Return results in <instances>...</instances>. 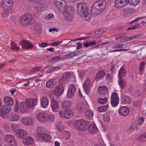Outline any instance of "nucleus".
I'll list each match as a JSON object with an SVG mask.
<instances>
[{"label": "nucleus", "mask_w": 146, "mask_h": 146, "mask_svg": "<svg viewBox=\"0 0 146 146\" xmlns=\"http://www.w3.org/2000/svg\"><path fill=\"white\" fill-rule=\"evenodd\" d=\"M77 11L79 15L86 21H89L91 17L89 15L88 8L86 4L82 2L77 4Z\"/></svg>", "instance_id": "obj_1"}, {"label": "nucleus", "mask_w": 146, "mask_h": 146, "mask_svg": "<svg viewBox=\"0 0 146 146\" xmlns=\"http://www.w3.org/2000/svg\"><path fill=\"white\" fill-rule=\"evenodd\" d=\"M140 1V0H115L114 5L115 7L121 8L128 3L134 6L136 5L139 3Z\"/></svg>", "instance_id": "obj_2"}, {"label": "nucleus", "mask_w": 146, "mask_h": 146, "mask_svg": "<svg viewBox=\"0 0 146 146\" xmlns=\"http://www.w3.org/2000/svg\"><path fill=\"white\" fill-rule=\"evenodd\" d=\"M33 21L31 15L29 13H26L25 15L21 16L19 20V23L22 27L25 25L28 26L29 25L32 24Z\"/></svg>", "instance_id": "obj_3"}, {"label": "nucleus", "mask_w": 146, "mask_h": 146, "mask_svg": "<svg viewBox=\"0 0 146 146\" xmlns=\"http://www.w3.org/2000/svg\"><path fill=\"white\" fill-rule=\"evenodd\" d=\"M88 124L87 121L82 119L76 120L73 123L74 127L80 131H85Z\"/></svg>", "instance_id": "obj_4"}, {"label": "nucleus", "mask_w": 146, "mask_h": 146, "mask_svg": "<svg viewBox=\"0 0 146 146\" xmlns=\"http://www.w3.org/2000/svg\"><path fill=\"white\" fill-rule=\"evenodd\" d=\"M55 5L56 6L59 11L62 13H64L65 12H67V6L64 5H63V3L64 1L63 0H53Z\"/></svg>", "instance_id": "obj_5"}, {"label": "nucleus", "mask_w": 146, "mask_h": 146, "mask_svg": "<svg viewBox=\"0 0 146 146\" xmlns=\"http://www.w3.org/2000/svg\"><path fill=\"white\" fill-rule=\"evenodd\" d=\"M4 141L11 146H17V143L15 140L13 136L10 134L5 135Z\"/></svg>", "instance_id": "obj_6"}, {"label": "nucleus", "mask_w": 146, "mask_h": 146, "mask_svg": "<svg viewBox=\"0 0 146 146\" xmlns=\"http://www.w3.org/2000/svg\"><path fill=\"white\" fill-rule=\"evenodd\" d=\"M70 73L69 72H65L61 77L59 81V85H63L67 83L68 80L70 76Z\"/></svg>", "instance_id": "obj_7"}, {"label": "nucleus", "mask_w": 146, "mask_h": 146, "mask_svg": "<svg viewBox=\"0 0 146 146\" xmlns=\"http://www.w3.org/2000/svg\"><path fill=\"white\" fill-rule=\"evenodd\" d=\"M88 108V105L86 102H81L77 104L76 109L79 112L82 113Z\"/></svg>", "instance_id": "obj_8"}, {"label": "nucleus", "mask_w": 146, "mask_h": 146, "mask_svg": "<svg viewBox=\"0 0 146 146\" xmlns=\"http://www.w3.org/2000/svg\"><path fill=\"white\" fill-rule=\"evenodd\" d=\"M95 7L98 8L101 12L105 8L106 2L105 0H99L94 4Z\"/></svg>", "instance_id": "obj_9"}, {"label": "nucleus", "mask_w": 146, "mask_h": 146, "mask_svg": "<svg viewBox=\"0 0 146 146\" xmlns=\"http://www.w3.org/2000/svg\"><path fill=\"white\" fill-rule=\"evenodd\" d=\"M13 1L12 0H2L1 5L3 7L8 10L12 7Z\"/></svg>", "instance_id": "obj_10"}, {"label": "nucleus", "mask_w": 146, "mask_h": 146, "mask_svg": "<svg viewBox=\"0 0 146 146\" xmlns=\"http://www.w3.org/2000/svg\"><path fill=\"white\" fill-rule=\"evenodd\" d=\"M15 133L17 136L20 139H24L27 135V131L22 129H18Z\"/></svg>", "instance_id": "obj_11"}, {"label": "nucleus", "mask_w": 146, "mask_h": 146, "mask_svg": "<svg viewBox=\"0 0 146 146\" xmlns=\"http://www.w3.org/2000/svg\"><path fill=\"white\" fill-rule=\"evenodd\" d=\"M64 90L63 86L59 85L56 87V88L53 90V93L56 96H59L63 94Z\"/></svg>", "instance_id": "obj_12"}, {"label": "nucleus", "mask_w": 146, "mask_h": 146, "mask_svg": "<svg viewBox=\"0 0 146 146\" xmlns=\"http://www.w3.org/2000/svg\"><path fill=\"white\" fill-rule=\"evenodd\" d=\"M19 44L24 49H29L33 47V45L31 44V42L25 40H23L22 41L20 42Z\"/></svg>", "instance_id": "obj_13"}, {"label": "nucleus", "mask_w": 146, "mask_h": 146, "mask_svg": "<svg viewBox=\"0 0 146 146\" xmlns=\"http://www.w3.org/2000/svg\"><path fill=\"white\" fill-rule=\"evenodd\" d=\"M76 88L74 84H70L67 91V96L69 98H72L73 97L74 95V92L76 91Z\"/></svg>", "instance_id": "obj_14"}, {"label": "nucleus", "mask_w": 146, "mask_h": 146, "mask_svg": "<svg viewBox=\"0 0 146 146\" xmlns=\"http://www.w3.org/2000/svg\"><path fill=\"white\" fill-rule=\"evenodd\" d=\"M11 110V108L7 105H4L0 108L1 114L5 115L9 113Z\"/></svg>", "instance_id": "obj_15"}, {"label": "nucleus", "mask_w": 146, "mask_h": 146, "mask_svg": "<svg viewBox=\"0 0 146 146\" xmlns=\"http://www.w3.org/2000/svg\"><path fill=\"white\" fill-rule=\"evenodd\" d=\"M22 123L25 125H29L33 123L34 119L28 116L23 117L21 119Z\"/></svg>", "instance_id": "obj_16"}, {"label": "nucleus", "mask_w": 146, "mask_h": 146, "mask_svg": "<svg viewBox=\"0 0 146 146\" xmlns=\"http://www.w3.org/2000/svg\"><path fill=\"white\" fill-rule=\"evenodd\" d=\"M118 111L120 115L125 116L129 114V109L126 106H123L120 108Z\"/></svg>", "instance_id": "obj_17"}, {"label": "nucleus", "mask_w": 146, "mask_h": 146, "mask_svg": "<svg viewBox=\"0 0 146 146\" xmlns=\"http://www.w3.org/2000/svg\"><path fill=\"white\" fill-rule=\"evenodd\" d=\"M39 121L42 122H46L47 119V115L44 113H41L38 114L36 117Z\"/></svg>", "instance_id": "obj_18"}, {"label": "nucleus", "mask_w": 146, "mask_h": 146, "mask_svg": "<svg viewBox=\"0 0 146 146\" xmlns=\"http://www.w3.org/2000/svg\"><path fill=\"white\" fill-rule=\"evenodd\" d=\"M88 130L90 133L93 134L96 133L98 131L94 123L90 124L89 125Z\"/></svg>", "instance_id": "obj_19"}, {"label": "nucleus", "mask_w": 146, "mask_h": 146, "mask_svg": "<svg viewBox=\"0 0 146 146\" xmlns=\"http://www.w3.org/2000/svg\"><path fill=\"white\" fill-rule=\"evenodd\" d=\"M37 100L36 98L34 99H28L26 100L25 102L27 107L29 108H33L36 105V102Z\"/></svg>", "instance_id": "obj_20"}, {"label": "nucleus", "mask_w": 146, "mask_h": 146, "mask_svg": "<svg viewBox=\"0 0 146 146\" xmlns=\"http://www.w3.org/2000/svg\"><path fill=\"white\" fill-rule=\"evenodd\" d=\"M51 105L52 110L55 112L58 111L59 109V104L57 101L54 99L51 101Z\"/></svg>", "instance_id": "obj_21"}, {"label": "nucleus", "mask_w": 146, "mask_h": 146, "mask_svg": "<svg viewBox=\"0 0 146 146\" xmlns=\"http://www.w3.org/2000/svg\"><path fill=\"white\" fill-rule=\"evenodd\" d=\"M7 119L10 121H16L19 119V117L18 115L14 113H11L7 116Z\"/></svg>", "instance_id": "obj_22"}, {"label": "nucleus", "mask_w": 146, "mask_h": 146, "mask_svg": "<svg viewBox=\"0 0 146 146\" xmlns=\"http://www.w3.org/2000/svg\"><path fill=\"white\" fill-rule=\"evenodd\" d=\"M4 102L7 105L12 106L14 104V100L10 97L7 96L4 98Z\"/></svg>", "instance_id": "obj_23"}, {"label": "nucleus", "mask_w": 146, "mask_h": 146, "mask_svg": "<svg viewBox=\"0 0 146 146\" xmlns=\"http://www.w3.org/2000/svg\"><path fill=\"white\" fill-rule=\"evenodd\" d=\"M131 100V98L128 96L123 95L122 96L121 102L123 104H129L130 103Z\"/></svg>", "instance_id": "obj_24"}, {"label": "nucleus", "mask_w": 146, "mask_h": 146, "mask_svg": "<svg viewBox=\"0 0 146 146\" xmlns=\"http://www.w3.org/2000/svg\"><path fill=\"white\" fill-rule=\"evenodd\" d=\"M98 90L99 92L101 95L107 94L108 93L107 88L105 86L98 87Z\"/></svg>", "instance_id": "obj_25"}, {"label": "nucleus", "mask_w": 146, "mask_h": 146, "mask_svg": "<svg viewBox=\"0 0 146 146\" xmlns=\"http://www.w3.org/2000/svg\"><path fill=\"white\" fill-rule=\"evenodd\" d=\"M106 75L105 72L103 70L99 71L97 74L95 80L98 81L99 79H102Z\"/></svg>", "instance_id": "obj_26"}, {"label": "nucleus", "mask_w": 146, "mask_h": 146, "mask_svg": "<svg viewBox=\"0 0 146 146\" xmlns=\"http://www.w3.org/2000/svg\"><path fill=\"white\" fill-rule=\"evenodd\" d=\"M33 139L30 137H28L25 139H24L23 140V143L28 145L32 144L34 142Z\"/></svg>", "instance_id": "obj_27"}, {"label": "nucleus", "mask_w": 146, "mask_h": 146, "mask_svg": "<svg viewBox=\"0 0 146 146\" xmlns=\"http://www.w3.org/2000/svg\"><path fill=\"white\" fill-rule=\"evenodd\" d=\"M20 110L22 112H27L29 108L27 107L26 102H21L20 103L19 105Z\"/></svg>", "instance_id": "obj_28"}, {"label": "nucleus", "mask_w": 146, "mask_h": 146, "mask_svg": "<svg viewBox=\"0 0 146 146\" xmlns=\"http://www.w3.org/2000/svg\"><path fill=\"white\" fill-rule=\"evenodd\" d=\"M90 80L89 79L87 80L85 82L83 87L85 91L87 94H88L90 88Z\"/></svg>", "instance_id": "obj_29"}, {"label": "nucleus", "mask_w": 146, "mask_h": 146, "mask_svg": "<svg viewBox=\"0 0 146 146\" xmlns=\"http://www.w3.org/2000/svg\"><path fill=\"white\" fill-rule=\"evenodd\" d=\"M38 137V139L41 138L44 141H50V139L49 135L48 134L44 133H43Z\"/></svg>", "instance_id": "obj_30"}, {"label": "nucleus", "mask_w": 146, "mask_h": 146, "mask_svg": "<svg viewBox=\"0 0 146 146\" xmlns=\"http://www.w3.org/2000/svg\"><path fill=\"white\" fill-rule=\"evenodd\" d=\"M70 11H71V10L68 8H68L67 7V11H66L64 13H65L64 15L65 16L66 20L69 21H71L73 18V16L70 13Z\"/></svg>", "instance_id": "obj_31"}, {"label": "nucleus", "mask_w": 146, "mask_h": 146, "mask_svg": "<svg viewBox=\"0 0 146 146\" xmlns=\"http://www.w3.org/2000/svg\"><path fill=\"white\" fill-rule=\"evenodd\" d=\"M40 102L42 106L44 108L47 107L49 103L48 100L44 96L42 97Z\"/></svg>", "instance_id": "obj_32"}, {"label": "nucleus", "mask_w": 146, "mask_h": 146, "mask_svg": "<svg viewBox=\"0 0 146 146\" xmlns=\"http://www.w3.org/2000/svg\"><path fill=\"white\" fill-rule=\"evenodd\" d=\"M95 6L94 4L91 8V13L93 15L98 14L100 12V10Z\"/></svg>", "instance_id": "obj_33"}, {"label": "nucleus", "mask_w": 146, "mask_h": 146, "mask_svg": "<svg viewBox=\"0 0 146 146\" xmlns=\"http://www.w3.org/2000/svg\"><path fill=\"white\" fill-rule=\"evenodd\" d=\"M44 129L41 126L38 127L36 129L37 133L35 134L36 137H38L44 133Z\"/></svg>", "instance_id": "obj_34"}, {"label": "nucleus", "mask_w": 146, "mask_h": 146, "mask_svg": "<svg viewBox=\"0 0 146 146\" xmlns=\"http://www.w3.org/2000/svg\"><path fill=\"white\" fill-rule=\"evenodd\" d=\"M71 105V103L70 101L66 100L63 102L61 104V106L64 109H65L70 107Z\"/></svg>", "instance_id": "obj_35"}, {"label": "nucleus", "mask_w": 146, "mask_h": 146, "mask_svg": "<svg viewBox=\"0 0 146 146\" xmlns=\"http://www.w3.org/2000/svg\"><path fill=\"white\" fill-rule=\"evenodd\" d=\"M56 83L54 80L50 79L48 80L46 83V87L49 88L52 87Z\"/></svg>", "instance_id": "obj_36"}, {"label": "nucleus", "mask_w": 146, "mask_h": 146, "mask_svg": "<svg viewBox=\"0 0 146 146\" xmlns=\"http://www.w3.org/2000/svg\"><path fill=\"white\" fill-rule=\"evenodd\" d=\"M72 115L73 112L71 110L64 111V117L65 118L68 119L72 117Z\"/></svg>", "instance_id": "obj_37"}, {"label": "nucleus", "mask_w": 146, "mask_h": 146, "mask_svg": "<svg viewBox=\"0 0 146 146\" xmlns=\"http://www.w3.org/2000/svg\"><path fill=\"white\" fill-rule=\"evenodd\" d=\"M126 74V70L125 69L123 68H121L120 69L118 73L119 78H122V77L125 76V75Z\"/></svg>", "instance_id": "obj_38"}, {"label": "nucleus", "mask_w": 146, "mask_h": 146, "mask_svg": "<svg viewBox=\"0 0 146 146\" xmlns=\"http://www.w3.org/2000/svg\"><path fill=\"white\" fill-rule=\"evenodd\" d=\"M118 82L119 86L121 88H123L125 87L126 86V82L122 78H119Z\"/></svg>", "instance_id": "obj_39"}, {"label": "nucleus", "mask_w": 146, "mask_h": 146, "mask_svg": "<svg viewBox=\"0 0 146 146\" xmlns=\"http://www.w3.org/2000/svg\"><path fill=\"white\" fill-rule=\"evenodd\" d=\"M146 140V133L141 135L138 139L139 142L142 143Z\"/></svg>", "instance_id": "obj_40"}, {"label": "nucleus", "mask_w": 146, "mask_h": 146, "mask_svg": "<svg viewBox=\"0 0 146 146\" xmlns=\"http://www.w3.org/2000/svg\"><path fill=\"white\" fill-rule=\"evenodd\" d=\"M11 45L10 48L12 50L17 51L20 49L12 41L11 42Z\"/></svg>", "instance_id": "obj_41"}, {"label": "nucleus", "mask_w": 146, "mask_h": 146, "mask_svg": "<svg viewBox=\"0 0 146 146\" xmlns=\"http://www.w3.org/2000/svg\"><path fill=\"white\" fill-rule=\"evenodd\" d=\"M86 117L88 119H90L92 117L94 113L91 110H87L85 113Z\"/></svg>", "instance_id": "obj_42"}, {"label": "nucleus", "mask_w": 146, "mask_h": 146, "mask_svg": "<svg viewBox=\"0 0 146 146\" xmlns=\"http://www.w3.org/2000/svg\"><path fill=\"white\" fill-rule=\"evenodd\" d=\"M108 108V105H106L102 107H98V110L100 112H104L106 111Z\"/></svg>", "instance_id": "obj_43"}, {"label": "nucleus", "mask_w": 146, "mask_h": 146, "mask_svg": "<svg viewBox=\"0 0 146 146\" xmlns=\"http://www.w3.org/2000/svg\"><path fill=\"white\" fill-rule=\"evenodd\" d=\"M35 30L36 31L38 34L41 33L42 29L40 25L39 24H36L35 26Z\"/></svg>", "instance_id": "obj_44"}, {"label": "nucleus", "mask_w": 146, "mask_h": 146, "mask_svg": "<svg viewBox=\"0 0 146 146\" xmlns=\"http://www.w3.org/2000/svg\"><path fill=\"white\" fill-rule=\"evenodd\" d=\"M145 63L144 62H141L139 64V68L140 73L142 74L144 69Z\"/></svg>", "instance_id": "obj_45"}, {"label": "nucleus", "mask_w": 146, "mask_h": 146, "mask_svg": "<svg viewBox=\"0 0 146 146\" xmlns=\"http://www.w3.org/2000/svg\"><path fill=\"white\" fill-rule=\"evenodd\" d=\"M119 103V100H111V103L113 107H115L117 106Z\"/></svg>", "instance_id": "obj_46"}, {"label": "nucleus", "mask_w": 146, "mask_h": 146, "mask_svg": "<svg viewBox=\"0 0 146 146\" xmlns=\"http://www.w3.org/2000/svg\"><path fill=\"white\" fill-rule=\"evenodd\" d=\"M107 100L108 99L106 97H105L103 99L100 98L98 100V102L99 103L103 104L106 103Z\"/></svg>", "instance_id": "obj_47"}, {"label": "nucleus", "mask_w": 146, "mask_h": 146, "mask_svg": "<svg viewBox=\"0 0 146 146\" xmlns=\"http://www.w3.org/2000/svg\"><path fill=\"white\" fill-rule=\"evenodd\" d=\"M11 127L13 131L15 133L19 128V126L17 124L12 123L11 125Z\"/></svg>", "instance_id": "obj_48"}, {"label": "nucleus", "mask_w": 146, "mask_h": 146, "mask_svg": "<svg viewBox=\"0 0 146 146\" xmlns=\"http://www.w3.org/2000/svg\"><path fill=\"white\" fill-rule=\"evenodd\" d=\"M111 99L119 100V98L117 93L116 92H113L111 96Z\"/></svg>", "instance_id": "obj_49"}, {"label": "nucleus", "mask_w": 146, "mask_h": 146, "mask_svg": "<svg viewBox=\"0 0 146 146\" xmlns=\"http://www.w3.org/2000/svg\"><path fill=\"white\" fill-rule=\"evenodd\" d=\"M144 120V118L143 117H140L138 119L137 121V124L140 125L142 124Z\"/></svg>", "instance_id": "obj_50"}, {"label": "nucleus", "mask_w": 146, "mask_h": 146, "mask_svg": "<svg viewBox=\"0 0 146 146\" xmlns=\"http://www.w3.org/2000/svg\"><path fill=\"white\" fill-rule=\"evenodd\" d=\"M110 117L109 115L106 114L104 115L103 117V119L104 121L108 122L110 120Z\"/></svg>", "instance_id": "obj_51"}, {"label": "nucleus", "mask_w": 146, "mask_h": 146, "mask_svg": "<svg viewBox=\"0 0 146 146\" xmlns=\"http://www.w3.org/2000/svg\"><path fill=\"white\" fill-rule=\"evenodd\" d=\"M70 133L68 131H66L65 133V138L66 139H68L69 138H70Z\"/></svg>", "instance_id": "obj_52"}, {"label": "nucleus", "mask_w": 146, "mask_h": 146, "mask_svg": "<svg viewBox=\"0 0 146 146\" xmlns=\"http://www.w3.org/2000/svg\"><path fill=\"white\" fill-rule=\"evenodd\" d=\"M41 7L42 6L40 5V3L37 2L35 5V8L36 10L39 11L41 9Z\"/></svg>", "instance_id": "obj_53"}, {"label": "nucleus", "mask_w": 146, "mask_h": 146, "mask_svg": "<svg viewBox=\"0 0 146 146\" xmlns=\"http://www.w3.org/2000/svg\"><path fill=\"white\" fill-rule=\"evenodd\" d=\"M48 119L49 120V121L51 122H53L54 118L53 115H49L48 117Z\"/></svg>", "instance_id": "obj_54"}, {"label": "nucleus", "mask_w": 146, "mask_h": 146, "mask_svg": "<svg viewBox=\"0 0 146 146\" xmlns=\"http://www.w3.org/2000/svg\"><path fill=\"white\" fill-rule=\"evenodd\" d=\"M7 10H6L4 11L2 13L1 15L3 18L6 17L9 14V12Z\"/></svg>", "instance_id": "obj_55"}, {"label": "nucleus", "mask_w": 146, "mask_h": 146, "mask_svg": "<svg viewBox=\"0 0 146 146\" xmlns=\"http://www.w3.org/2000/svg\"><path fill=\"white\" fill-rule=\"evenodd\" d=\"M74 56V55L73 52H71L65 55V57L67 58H72Z\"/></svg>", "instance_id": "obj_56"}, {"label": "nucleus", "mask_w": 146, "mask_h": 146, "mask_svg": "<svg viewBox=\"0 0 146 146\" xmlns=\"http://www.w3.org/2000/svg\"><path fill=\"white\" fill-rule=\"evenodd\" d=\"M40 68V67H39L33 68L32 69V70L31 71L29 72V74H32L35 73V71H38Z\"/></svg>", "instance_id": "obj_57"}, {"label": "nucleus", "mask_w": 146, "mask_h": 146, "mask_svg": "<svg viewBox=\"0 0 146 146\" xmlns=\"http://www.w3.org/2000/svg\"><path fill=\"white\" fill-rule=\"evenodd\" d=\"M57 129L60 131L62 132L63 130V128L62 125H56Z\"/></svg>", "instance_id": "obj_58"}, {"label": "nucleus", "mask_w": 146, "mask_h": 146, "mask_svg": "<svg viewBox=\"0 0 146 146\" xmlns=\"http://www.w3.org/2000/svg\"><path fill=\"white\" fill-rule=\"evenodd\" d=\"M60 58V57L58 56L53 57L51 58V59L50 61V62H52L55 61H56L58 60L59 58Z\"/></svg>", "instance_id": "obj_59"}, {"label": "nucleus", "mask_w": 146, "mask_h": 146, "mask_svg": "<svg viewBox=\"0 0 146 146\" xmlns=\"http://www.w3.org/2000/svg\"><path fill=\"white\" fill-rule=\"evenodd\" d=\"M127 50L125 49H115L113 50L110 51V52H115L117 51H127Z\"/></svg>", "instance_id": "obj_60"}, {"label": "nucleus", "mask_w": 146, "mask_h": 146, "mask_svg": "<svg viewBox=\"0 0 146 146\" xmlns=\"http://www.w3.org/2000/svg\"><path fill=\"white\" fill-rule=\"evenodd\" d=\"M106 80L110 81L111 80V76L110 74H108L106 76Z\"/></svg>", "instance_id": "obj_61"}, {"label": "nucleus", "mask_w": 146, "mask_h": 146, "mask_svg": "<svg viewBox=\"0 0 146 146\" xmlns=\"http://www.w3.org/2000/svg\"><path fill=\"white\" fill-rule=\"evenodd\" d=\"M60 68L59 66L57 67H52L50 68V69L51 70L53 71H56L57 70H59Z\"/></svg>", "instance_id": "obj_62"}, {"label": "nucleus", "mask_w": 146, "mask_h": 146, "mask_svg": "<svg viewBox=\"0 0 146 146\" xmlns=\"http://www.w3.org/2000/svg\"><path fill=\"white\" fill-rule=\"evenodd\" d=\"M77 46L76 47L77 50L80 49L82 46V44L80 42H79L77 43Z\"/></svg>", "instance_id": "obj_63"}, {"label": "nucleus", "mask_w": 146, "mask_h": 146, "mask_svg": "<svg viewBox=\"0 0 146 146\" xmlns=\"http://www.w3.org/2000/svg\"><path fill=\"white\" fill-rule=\"evenodd\" d=\"M61 42H54L49 44V45L52 44L53 46H56L60 43Z\"/></svg>", "instance_id": "obj_64"}]
</instances>
